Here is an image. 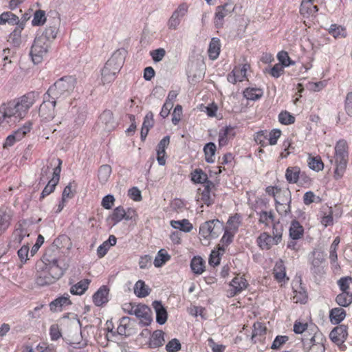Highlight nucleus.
<instances>
[{
	"label": "nucleus",
	"instance_id": "f257e3e1",
	"mask_svg": "<svg viewBox=\"0 0 352 352\" xmlns=\"http://www.w3.org/2000/svg\"><path fill=\"white\" fill-rule=\"evenodd\" d=\"M38 96V92L30 91L17 99L2 104L0 106V124L6 122L12 125L19 122Z\"/></svg>",
	"mask_w": 352,
	"mask_h": 352
},
{
	"label": "nucleus",
	"instance_id": "f03ea898",
	"mask_svg": "<svg viewBox=\"0 0 352 352\" xmlns=\"http://www.w3.org/2000/svg\"><path fill=\"white\" fill-rule=\"evenodd\" d=\"M76 83V79L73 76L62 77L50 86L44 94L45 102H49L55 107L57 102L64 100L70 95L75 88Z\"/></svg>",
	"mask_w": 352,
	"mask_h": 352
},
{
	"label": "nucleus",
	"instance_id": "7ed1b4c3",
	"mask_svg": "<svg viewBox=\"0 0 352 352\" xmlns=\"http://www.w3.org/2000/svg\"><path fill=\"white\" fill-rule=\"evenodd\" d=\"M9 24L17 26L9 35L8 41L13 46L19 47L21 43V31L23 30L24 23H20L19 17L12 12L8 11L0 14V25Z\"/></svg>",
	"mask_w": 352,
	"mask_h": 352
},
{
	"label": "nucleus",
	"instance_id": "20e7f679",
	"mask_svg": "<svg viewBox=\"0 0 352 352\" xmlns=\"http://www.w3.org/2000/svg\"><path fill=\"white\" fill-rule=\"evenodd\" d=\"M347 143L345 140H339L335 146V163L336 169L334 171V177L336 179H340L346 167L348 161Z\"/></svg>",
	"mask_w": 352,
	"mask_h": 352
},
{
	"label": "nucleus",
	"instance_id": "39448f33",
	"mask_svg": "<svg viewBox=\"0 0 352 352\" xmlns=\"http://www.w3.org/2000/svg\"><path fill=\"white\" fill-rule=\"evenodd\" d=\"M51 43L45 41L43 37L36 36L30 50V56L34 64L41 63L43 58L47 55Z\"/></svg>",
	"mask_w": 352,
	"mask_h": 352
},
{
	"label": "nucleus",
	"instance_id": "423d86ee",
	"mask_svg": "<svg viewBox=\"0 0 352 352\" xmlns=\"http://www.w3.org/2000/svg\"><path fill=\"white\" fill-rule=\"evenodd\" d=\"M224 229L222 222L218 219L206 221L199 228V234L204 239L217 238Z\"/></svg>",
	"mask_w": 352,
	"mask_h": 352
},
{
	"label": "nucleus",
	"instance_id": "0eeeda50",
	"mask_svg": "<svg viewBox=\"0 0 352 352\" xmlns=\"http://www.w3.org/2000/svg\"><path fill=\"white\" fill-rule=\"evenodd\" d=\"M235 6L229 0L223 5L219 6L216 8V12L214 19V26L217 28H223L224 23V18L231 14L234 12Z\"/></svg>",
	"mask_w": 352,
	"mask_h": 352
},
{
	"label": "nucleus",
	"instance_id": "6e6552de",
	"mask_svg": "<svg viewBox=\"0 0 352 352\" xmlns=\"http://www.w3.org/2000/svg\"><path fill=\"white\" fill-rule=\"evenodd\" d=\"M325 341L326 338L321 333H315L309 342L302 340L305 352H325Z\"/></svg>",
	"mask_w": 352,
	"mask_h": 352
},
{
	"label": "nucleus",
	"instance_id": "1a4fd4ad",
	"mask_svg": "<svg viewBox=\"0 0 352 352\" xmlns=\"http://www.w3.org/2000/svg\"><path fill=\"white\" fill-rule=\"evenodd\" d=\"M188 10V5L186 3H181L168 19V28L170 30H176L179 25L182 19L187 14Z\"/></svg>",
	"mask_w": 352,
	"mask_h": 352
},
{
	"label": "nucleus",
	"instance_id": "9d476101",
	"mask_svg": "<svg viewBox=\"0 0 352 352\" xmlns=\"http://www.w3.org/2000/svg\"><path fill=\"white\" fill-rule=\"evenodd\" d=\"M291 192L289 190H285L283 192V196H278L275 199L276 209L281 214L286 216L291 212Z\"/></svg>",
	"mask_w": 352,
	"mask_h": 352
},
{
	"label": "nucleus",
	"instance_id": "9b49d317",
	"mask_svg": "<svg viewBox=\"0 0 352 352\" xmlns=\"http://www.w3.org/2000/svg\"><path fill=\"white\" fill-rule=\"evenodd\" d=\"M324 254L322 252H313L310 270L314 276H321L324 273Z\"/></svg>",
	"mask_w": 352,
	"mask_h": 352
},
{
	"label": "nucleus",
	"instance_id": "f8f14e48",
	"mask_svg": "<svg viewBox=\"0 0 352 352\" xmlns=\"http://www.w3.org/2000/svg\"><path fill=\"white\" fill-rule=\"evenodd\" d=\"M57 161L58 165L53 169L52 178L48 182L47 184L42 191L41 198H44L52 193L59 182L62 161L60 159H58Z\"/></svg>",
	"mask_w": 352,
	"mask_h": 352
},
{
	"label": "nucleus",
	"instance_id": "ddd939ff",
	"mask_svg": "<svg viewBox=\"0 0 352 352\" xmlns=\"http://www.w3.org/2000/svg\"><path fill=\"white\" fill-rule=\"evenodd\" d=\"M125 60V52L124 50H116L107 61L104 66L111 67L113 71L118 73L122 68Z\"/></svg>",
	"mask_w": 352,
	"mask_h": 352
},
{
	"label": "nucleus",
	"instance_id": "4468645a",
	"mask_svg": "<svg viewBox=\"0 0 352 352\" xmlns=\"http://www.w3.org/2000/svg\"><path fill=\"white\" fill-rule=\"evenodd\" d=\"M125 60V52L124 50H116L107 61L104 66L111 67L113 71L118 73L122 68Z\"/></svg>",
	"mask_w": 352,
	"mask_h": 352
},
{
	"label": "nucleus",
	"instance_id": "2eb2a0df",
	"mask_svg": "<svg viewBox=\"0 0 352 352\" xmlns=\"http://www.w3.org/2000/svg\"><path fill=\"white\" fill-rule=\"evenodd\" d=\"M60 25V19L58 18L54 19L53 21L47 26L45 30L41 34H38V37H43L45 41L50 43L56 38Z\"/></svg>",
	"mask_w": 352,
	"mask_h": 352
},
{
	"label": "nucleus",
	"instance_id": "dca6fc26",
	"mask_svg": "<svg viewBox=\"0 0 352 352\" xmlns=\"http://www.w3.org/2000/svg\"><path fill=\"white\" fill-rule=\"evenodd\" d=\"M133 315L140 319L144 326L149 325L152 321L151 310L145 305H137L133 311Z\"/></svg>",
	"mask_w": 352,
	"mask_h": 352
},
{
	"label": "nucleus",
	"instance_id": "f3484780",
	"mask_svg": "<svg viewBox=\"0 0 352 352\" xmlns=\"http://www.w3.org/2000/svg\"><path fill=\"white\" fill-rule=\"evenodd\" d=\"M348 336L347 327L341 324L336 327L329 334V338L333 342L337 345H341L344 343Z\"/></svg>",
	"mask_w": 352,
	"mask_h": 352
},
{
	"label": "nucleus",
	"instance_id": "a211bd4d",
	"mask_svg": "<svg viewBox=\"0 0 352 352\" xmlns=\"http://www.w3.org/2000/svg\"><path fill=\"white\" fill-rule=\"evenodd\" d=\"M48 254L46 252L44 255L45 258L49 263L47 270L50 274L51 277L54 279V282L58 280L64 274V270L58 264V261L56 258H48Z\"/></svg>",
	"mask_w": 352,
	"mask_h": 352
},
{
	"label": "nucleus",
	"instance_id": "6ab92c4d",
	"mask_svg": "<svg viewBox=\"0 0 352 352\" xmlns=\"http://www.w3.org/2000/svg\"><path fill=\"white\" fill-rule=\"evenodd\" d=\"M99 124L106 131H111L116 127L113 113L110 110H105L99 118Z\"/></svg>",
	"mask_w": 352,
	"mask_h": 352
},
{
	"label": "nucleus",
	"instance_id": "aec40b11",
	"mask_svg": "<svg viewBox=\"0 0 352 352\" xmlns=\"http://www.w3.org/2000/svg\"><path fill=\"white\" fill-rule=\"evenodd\" d=\"M170 143V137L166 135L158 143L157 146V160L160 166H164L166 164V148Z\"/></svg>",
	"mask_w": 352,
	"mask_h": 352
},
{
	"label": "nucleus",
	"instance_id": "412c9836",
	"mask_svg": "<svg viewBox=\"0 0 352 352\" xmlns=\"http://www.w3.org/2000/svg\"><path fill=\"white\" fill-rule=\"evenodd\" d=\"M109 288L103 285L99 288V289L93 295V302L96 306H102L109 301Z\"/></svg>",
	"mask_w": 352,
	"mask_h": 352
},
{
	"label": "nucleus",
	"instance_id": "4be33fe9",
	"mask_svg": "<svg viewBox=\"0 0 352 352\" xmlns=\"http://www.w3.org/2000/svg\"><path fill=\"white\" fill-rule=\"evenodd\" d=\"M214 184L212 182H206V184L203 186V189L199 188L198 192L201 194V197H198V199H201L205 204L210 206L212 204V201L210 197V192L213 188H214Z\"/></svg>",
	"mask_w": 352,
	"mask_h": 352
},
{
	"label": "nucleus",
	"instance_id": "5701e85b",
	"mask_svg": "<svg viewBox=\"0 0 352 352\" xmlns=\"http://www.w3.org/2000/svg\"><path fill=\"white\" fill-rule=\"evenodd\" d=\"M153 307L156 314V322L160 324H164L168 318V314L166 308L161 301L155 300L153 302Z\"/></svg>",
	"mask_w": 352,
	"mask_h": 352
},
{
	"label": "nucleus",
	"instance_id": "b1692460",
	"mask_svg": "<svg viewBox=\"0 0 352 352\" xmlns=\"http://www.w3.org/2000/svg\"><path fill=\"white\" fill-rule=\"evenodd\" d=\"M54 107L49 102H45L43 98V102L41 104L39 108V115L43 119L46 120H50L55 116Z\"/></svg>",
	"mask_w": 352,
	"mask_h": 352
},
{
	"label": "nucleus",
	"instance_id": "393cba45",
	"mask_svg": "<svg viewBox=\"0 0 352 352\" xmlns=\"http://www.w3.org/2000/svg\"><path fill=\"white\" fill-rule=\"evenodd\" d=\"M253 331L251 340L254 343L262 342L265 339L266 333V327L261 322H256L253 325Z\"/></svg>",
	"mask_w": 352,
	"mask_h": 352
},
{
	"label": "nucleus",
	"instance_id": "a878e982",
	"mask_svg": "<svg viewBox=\"0 0 352 352\" xmlns=\"http://www.w3.org/2000/svg\"><path fill=\"white\" fill-rule=\"evenodd\" d=\"M257 241L259 247L263 250H270L274 245L278 243L274 237L267 232L261 234L258 237Z\"/></svg>",
	"mask_w": 352,
	"mask_h": 352
},
{
	"label": "nucleus",
	"instance_id": "bb28decb",
	"mask_svg": "<svg viewBox=\"0 0 352 352\" xmlns=\"http://www.w3.org/2000/svg\"><path fill=\"white\" fill-rule=\"evenodd\" d=\"M234 136V129L229 126L222 128L219 133V146H223L228 144L230 139Z\"/></svg>",
	"mask_w": 352,
	"mask_h": 352
},
{
	"label": "nucleus",
	"instance_id": "cd10ccee",
	"mask_svg": "<svg viewBox=\"0 0 352 352\" xmlns=\"http://www.w3.org/2000/svg\"><path fill=\"white\" fill-rule=\"evenodd\" d=\"M300 177V169L298 166H290L286 169L285 178L289 184H296Z\"/></svg>",
	"mask_w": 352,
	"mask_h": 352
},
{
	"label": "nucleus",
	"instance_id": "c85d7f7f",
	"mask_svg": "<svg viewBox=\"0 0 352 352\" xmlns=\"http://www.w3.org/2000/svg\"><path fill=\"white\" fill-rule=\"evenodd\" d=\"M71 304V301L69 300V294H65L64 296L59 297L52 301L50 306V309L52 311H61L62 307L64 306H67Z\"/></svg>",
	"mask_w": 352,
	"mask_h": 352
},
{
	"label": "nucleus",
	"instance_id": "c756f323",
	"mask_svg": "<svg viewBox=\"0 0 352 352\" xmlns=\"http://www.w3.org/2000/svg\"><path fill=\"white\" fill-rule=\"evenodd\" d=\"M304 228L296 220H293L289 228V236L293 240H298L303 236Z\"/></svg>",
	"mask_w": 352,
	"mask_h": 352
},
{
	"label": "nucleus",
	"instance_id": "7c9ffc66",
	"mask_svg": "<svg viewBox=\"0 0 352 352\" xmlns=\"http://www.w3.org/2000/svg\"><path fill=\"white\" fill-rule=\"evenodd\" d=\"M164 334L162 330L155 331L150 338L148 342L149 347L155 349L162 346L164 342Z\"/></svg>",
	"mask_w": 352,
	"mask_h": 352
},
{
	"label": "nucleus",
	"instance_id": "2f4dec72",
	"mask_svg": "<svg viewBox=\"0 0 352 352\" xmlns=\"http://www.w3.org/2000/svg\"><path fill=\"white\" fill-rule=\"evenodd\" d=\"M314 0H303L300 5V12L302 15H312L318 11L317 6L313 5Z\"/></svg>",
	"mask_w": 352,
	"mask_h": 352
},
{
	"label": "nucleus",
	"instance_id": "473e14b6",
	"mask_svg": "<svg viewBox=\"0 0 352 352\" xmlns=\"http://www.w3.org/2000/svg\"><path fill=\"white\" fill-rule=\"evenodd\" d=\"M220 40L218 38H212L209 44L208 56L210 59L215 60L218 58L220 52Z\"/></svg>",
	"mask_w": 352,
	"mask_h": 352
},
{
	"label": "nucleus",
	"instance_id": "72a5a7b5",
	"mask_svg": "<svg viewBox=\"0 0 352 352\" xmlns=\"http://www.w3.org/2000/svg\"><path fill=\"white\" fill-rule=\"evenodd\" d=\"M36 281V283L41 286L50 285L55 283L54 279L51 277L50 274L47 268L42 271L38 272Z\"/></svg>",
	"mask_w": 352,
	"mask_h": 352
},
{
	"label": "nucleus",
	"instance_id": "f704fd0d",
	"mask_svg": "<svg viewBox=\"0 0 352 352\" xmlns=\"http://www.w3.org/2000/svg\"><path fill=\"white\" fill-rule=\"evenodd\" d=\"M89 283H90V280L83 279V280L78 282L76 284L74 285L73 286H72L70 288V292L74 295H82L88 289Z\"/></svg>",
	"mask_w": 352,
	"mask_h": 352
},
{
	"label": "nucleus",
	"instance_id": "c9c22d12",
	"mask_svg": "<svg viewBox=\"0 0 352 352\" xmlns=\"http://www.w3.org/2000/svg\"><path fill=\"white\" fill-rule=\"evenodd\" d=\"M346 316V311L343 308H333L330 311L329 318L333 324H338L342 322Z\"/></svg>",
	"mask_w": 352,
	"mask_h": 352
},
{
	"label": "nucleus",
	"instance_id": "e433bc0d",
	"mask_svg": "<svg viewBox=\"0 0 352 352\" xmlns=\"http://www.w3.org/2000/svg\"><path fill=\"white\" fill-rule=\"evenodd\" d=\"M273 274L275 279L278 282H283L285 280L286 273L285 267L282 260L277 261L273 270Z\"/></svg>",
	"mask_w": 352,
	"mask_h": 352
},
{
	"label": "nucleus",
	"instance_id": "4c0bfd02",
	"mask_svg": "<svg viewBox=\"0 0 352 352\" xmlns=\"http://www.w3.org/2000/svg\"><path fill=\"white\" fill-rule=\"evenodd\" d=\"M205 262L200 256H195L190 262L192 271L197 275L201 274L205 270Z\"/></svg>",
	"mask_w": 352,
	"mask_h": 352
},
{
	"label": "nucleus",
	"instance_id": "58836bf2",
	"mask_svg": "<svg viewBox=\"0 0 352 352\" xmlns=\"http://www.w3.org/2000/svg\"><path fill=\"white\" fill-rule=\"evenodd\" d=\"M243 94L248 100H257L263 96V91L261 89L248 87L243 91Z\"/></svg>",
	"mask_w": 352,
	"mask_h": 352
},
{
	"label": "nucleus",
	"instance_id": "ea45409f",
	"mask_svg": "<svg viewBox=\"0 0 352 352\" xmlns=\"http://www.w3.org/2000/svg\"><path fill=\"white\" fill-rule=\"evenodd\" d=\"M248 283L247 280L243 277H235L234 278L231 283L230 286L232 287L234 289L233 295H236L244 289L247 287Z\"/></svg>",
	"mask_w": 352,
	"mask_h": 352
},
{
	"label": "nucleus",
	"instance_id": "a19ab883",
	"mask_svg": "<svg viewBox=\"0 0 352 352\" xmlns=\"http://www.w3.org/2000/svg\"><path fill=\"white\" fill-rule=\"evenodd\" d=\"M117 74L111 67L104 66L101 70V80L102 83L104 85L113 82L116 79Z\"/></svg>",
	"mask_w": 352,
	"mask_h": 352
},
{
	"label": "nucleus",
	"instance_id": "79ce46f5",
	"mask_svg": "<svg viewBox=\"0 0 352 352\" xmlns=\"http://www.w3.org/2000/svg\"><path fill=\"white\" fill-rule=\"evenodd\" d=\"M134 293L139 298L147 296L150 293V289L145 285V283L139 280L135 285Z\"/></svg>",
	"mask_w": 352,
	"mask_h": 352
},
{
	"label": "nucleus",
	"instance_id": "37998d69",
	"mask_svg": "<svg viewBox=\"0 0 352 352\" xmlns=\"http://www.w3.org/2000/svg\"><path fill=\"white\" fill-rule=\"evenodd\" d=\"M236 232L234 231L225 228L224 234L221 239L222 246L219 248V250L223 253L225 252V248L228 247L233 241L234 236Z\"/></svg>",
	"mask_w": 352,
	"mask_h": 352
},
{
	"label": "nucleus",
	"instance_id": "c03bdc74",
	"mask_svg": "<svg viewBox=\"0 0 352 352\" xmlns=\"http://www.w3.org/2000/svg\"><path fill=\"white\" fill-rule=\"evenodd\" d=\"M191 180L194 183L206 184L208 180V175L201 168H197L191 173Z\"/></svg>",
	"mask_w": 352,
	"mask_h": 352
},
{
	"label": "nucleus",
	"instance_id": "a18cd8bd",
	"mask_svg": "<svg viewBox=\"0 0 352 352\" xmlns=\"http://www.w3.org/2000/svg\"><path fill=\"white\" fill-rule=\"evenodd\" d=\"M307 163L309 167L315 171H320L323 169L324 164L319 156L309 155Z\"/></svg>",
	"mask_w": 352,
	"mask_h": 352
},
{
	"label": "nucleus",
	"instance_id": "49530a36",
	"mask_svg": "<svg viewBox=\"0 0 352 352\" xmlns=\"http://www.w3.org/2000/svg\"><path fill=\"white\" fill-rule=\"evenodd\" d=\"M294 293L295 294L294 296V300L296 302L305 303L307 299V294L304 288H302L300 285L293 286Z\"/></svg>",
	"mask_w": 352,
	"mask_h": 352
},
{
	"label": "nucleus",
	"instance_id": "de8ad7c7",
	"mask_svg": "<svg viewBox=\"0 0 352 352\" xmlns=\"http://www.w3.org/2000/svg\"><path fill=\"white\" fill-rule=\"evenodd\" d=\"M170 225L175 229H179L181 231L188 232L192 229V225L188 219H182L181 221H171Z\"/></svg>",
	"mask_w": 352,
	"mask_h": 352
},
{
	"label": "nucleus",
	"instance_id": "09e8293b",
	"mask_svg": "<svg viewBox=\"0 0 352 352\" xmlns=\"http://www.w3.org/2000/svg\"><path fill=\"white\" fill-rule=\"evenodd\" d=\"M336 302L342 307H348L352 303V293L344 292L338 294L336 298Z\"/></svg>",
	"mask_w": 352,
	"mask_h": 352
},
{
	"label": "nucleus",
	"instance_id": "8fccbe9b",
	"mask_svg": "<svg viewBox=\"0 0 352 352\" xmlns=\"http://www.w3.org/2000/svg\"><path fill=\"white\" fill-rule=\"evenodd\" d=\"M170 258V256L167 253V252L164 250L161 249L157 254L155 259H154V265L156 267H160L166 263L168 261H169Z\"/></svg>",
	"mask_w": 352,
	"mask_h": 352
},
{
	"label": "nucleus",
	"instance_id": "3c124183",
	"mask_svg": "<svg viewBox=\"0 0 352 352\" xmlns=\"http://www.w3.org/2000/svg\"><path fill=\"white\" fill-rule=\"evenodd\" d=\"M111 173V167L109 165L104 164L101 166L99 168L98 173V177L100 182L101 184H105L109 177H110V175Z\"/></svg>",
	"mask_w": 352,
	"mask_h": 352
},
{
	"label": "nucleus",
	"instance_id": "603ef678",
	"mask_svg": "<svg viewBox=\"0 0 352 352\" xmlns=\"http://www.w3.org/2000/svg\"><path fill=\"white\" fill-rule=\"evenodd\" d=\"M216 151V145L213 142H209L204 146V152L205 159L208 163L214 162V155Z\"/></svg>",
	"mask_w": 352,
	"mask_h": 352
},
{
	"label": "nucleus",
	"instance_id": "864d4df0",
	"mask_svg": "<svg viewBox=\"0 0 352 352\" xmlns=\"http://www.w3.org/2000/svg\"><path fill=\"white\" fill-rule=\"evenodd\" d=\"M257 214L259 215V223H263L266 226H268L270 222L274 223L275 221L274 215L272 211H261L259 213L257 212Z\"/></svg>",
	"mask_w": 352,
	"mask_h": 352
},
{
	"label": "nucleus",
	"instance_id": "5fc2aeb1",
	"mask_svg": "<svg viewBox=\"0 0 352 352\" xmlns=\"http://www.w3.org/2000/svg\"><path fill=\"white\" fill-rule=\"evenodd\" d=\"M340 238L336 237L331 243L329 249V259L331 264H335L338 260L337 249L340 243Z\"/></svg>",
	"mask_w": 352,
	"mask_h": 352
},
{
	"label": "nucleus",
	"instance_id": "6e6d98bb",
	"mask_svg": "<svg viewBox=\"0 0 352 352\" xmlns=\"http://www.w3.org/2000/svg\"><path fill=\"white\" fill-rule=\"evenodd\" d=\"M277 59L279 61V64L283 65L284 67L294 65L295 64V62L289 58L288 53L285 51L278 52L277 54Z\"/></svg>",
	"mask_w": 352,
	"mask_h": 352
},
{
	"label": "nucleus",
	"instance_id": "4d7b16f0",
	"mask_svg": "<svg viewBox=\"0 0 352 352\" xmlns=\"http://www.w3.org/2000/svg\"><path fill=\"white\" fill-rule=\"evenodd\" d=\"M329 32L330 34H331L333 37H346V32L344 28H343L341 25H338L336 24H332L331 25Z\"/></svg>",
	"mask_w": 352,
	"mask_h": 352
},
{
	"label": "nucleus",
	"instance_id": "13d9d810",
	"mask_svg": "<svg viewBox=\"0 0 352 352\" xmlns=\"http://www.w3.org/2000/svg\"><path fill=\"white\" fill-rule=\"evenodd\" d=\"M125 210L122 206H118L113 210L111 215V219L113 221V224H116L124 219Z\"/></svg>",
	"mask_w": 352,
	"mask_h": 352
},
{
	"label": "nucleus",
	"instance_id": "bf43d9fd",
	"mask_svg": "<svg viewBox=\"0 0 352 352\" xmlns=\"http://www.w3.org/2000/svg\"><path fill=\"white\" fill-rule=\"evenodd\" d=\"M32 124L25 123L22 127L18 129L12 133L18 141L21 140L30 131Z\"/></svg>",
	"mask_w": 352,
	"mask_h": 352
},
{
	"label": "nucleus",
	"instance_id": "052dcab7",
	"mask_svg": "<svg viewBox=\"0 0 352 352\" xmlns=\"http://www.w3.org/2000/svg\"><path fill=\"white\" fill-rule=\"evenodd\" d=\"M337 283L342 292H349L350 285L352 284V277H342L338 280Z\"/></svg>",
	"mask_w": 352,
	"mask_h": 352
},
{
	"label": "nucleus",
	"instance_id": "680f3d73",
	"mask_svg": "<svg viewBox=\"0 0 352 352\" xmlns=\"http://www.w3.org/2000/svg\"><path fill=\"white\" fill-rule=\"evenodd\" d=\"M10 217L6 212L0 211V233L4 232L10 226Z\"/></svg>",
	"mask_w": 352,
	"mask_h": 352
},
{
	"label": "nucleus",
	"instance_id": "e2e57ef3",
	"mask_svg": "<svg viewBox=\"0 0 352 352\" xmlns=\"http://www.w3.org/2000/svg\"><path fill=\"white\" fill-rule=\"evenodd\" d=\"M278 120L283 124H290L295 122V118L289 112L285 111H281L278 115Z\"/></svg>",
	"mask_w": 352,
	"mask_h": 352
},
{
	"label": "nucleus",
	"instance_id": "0e129e2a",
	"mask_svg": "<svg viewBox=\"0 0 352 352\" xmlns=\"http://www.w3.org/2000/svg\"><path fill=\"white\" fill-rule=\"evenodd\" d=\"M268 139V133L267 131H260L257 132L254 136V140L261 146L264 147L267 145L266 140Z\"/></svg>",
	"mask_w": 352,
	"mask_h": 352
},
{
	"label": "nucleus",
	"instance_id": "69168bd1",
	"mask_svg": "<svg viewBox=\"0 0 352 352\" xmlns=\"http://www.w3.org/2000/svg\"><path fill=\"white\" fill-rule=\"evenodd\" d=\"M46 21L45 12L43 10H37L34 14V18L32 21L33 25H41Z\"/></svg>",
	"mask_w": 352,
	"mask_h": 352
},
{
	"label": "nucleus",
	"instance_id": "338daca9",
	"mask_svg": "<svg viewBox=\"0 0 352 352\" xmlns=\"http://www.w3.org/2000/svg\"><path fill=\"white\" fill-rule=\"evenodd\" d=\"M130 318L124 316L120 320V324L117 328V332L121 336H127L126 329Z\"/></svg>",
	"mask_w": 352,
	"mask_h": 352
},
{
	"label": "nucleus",
	"instance_id": "774afa93",
	"mask_svg": "<svg viewBox=\"0 0 352 352\" xmlns=\"http://www.w3.org/2000/svg\"><path fill=\"white\" fill-rule=\"evenodd\" d=\"M180 349L181 344L179 341L176 338L172 339L166 346V350L168 352H177Z\"/></svg>",
	"mask_w": 352,
	"mask_h": 352
}]
</instances>
